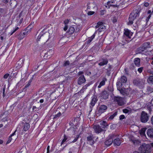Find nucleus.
Masks as SVG:
<instances>
[{"instance_id": "obj_5", "label": "nucleus", "mask_w": 153, "mask_h": 153, "mask_svg": "<svg viewBox=\"0 0 153 153\" xmlns=\"http://www.w3.org/2000/svg\"><path fill=\"white\" fill-rule=\"evenodd\" d=\"M107 106L104 105H101L100 106L97 111L96 112V114L99 116L102 113L106 111L107 109Z\"/></svg>"}, {"instance_id": "obj_62", "label": "nucleus", "mask_w": 153, "mask_h": 153, "mask_svg": "<svg viewBox=\"0 0 153 153\" xmlns=\"http://www.w3.org/2000/svg\"><path fill=\"white\" fill-rule=\"evenodd\" d=\"M49 149H50V146H47V153H49Z\"/></svg>"}, {"instance_id": "obj_43", "label": "nucleus", "mask_w": 153, "mask_h": 153, "mask_svg": "<svg viewBox=\"0 0 153 153\" xmlns=\"http://www.w3.org/2000/svg\"><path fill=\"white\" fill-rule=\"evenodd\" d=\"M114 0H111V1H109L107 2V5L109 6L110 5H111L112 4H113L114 3Z\"/></svg>"}, {"instance_id": "obj_33", "label": "nucleus", "mask_w": 153, "mask_h": 153, "mask_svg": "<svg viewBox=\"0 0 153 153\" xmlns=\"http://www.w3.org/2000/svg\"><path fill=\"white\" fill-rule=\"evenodd\" d=\"M153 92V88H152L150 86H148L147 87L146 92L148 94L151 93Z\"/></svg>"}, {"instance_id": "obj_14", "label": "nucleus", "mask_w": 153, "mask_h": 153, "mask_svg": "<svg viewBox=\"0 0 153 153\" xmlns=\"http://www.w3.org/2000/svg\"><path fill=\"white\" fill-rule=\"evenodd\" d=\"M99 126L104 131H105V128L108 126V124L105 121H103L101 122Z\"/></svg>"}, {"instance_id": "obj_19", "label": "nucleus", "mask_w": 153, "mask_h": 153, "mask_svg": "<svg viewBox=\"0 0 153 153\" xmlns=\"http://www.w3.org/2000/svg\"><path fill=\"white\" fill-rule=\"evenodd\" d=\"M113 142L114 145L117 146H120L121 143L120 139L117 137L114 140H113Z\"/></svg>"}, {"instance_id": "obj_58", "label": "nucleus", "mask_w": 153, "mask_h": 153, "mask_svg": "<svg viewBox=\"0 0 153 153\" xmlns=\"http://www.w3.org/2000/svg\"><path fill=\"white\" fill-rule=\"evenodd\" d=\"M150 122L151 124L153 126V115L151 117Z\"/></svg>"}, {"instance_id": "obj_12", "label": "nucleus", "mask_w": 153, "mask_h": 153, "mask_svg": "<svg viewBox=\"0 0 153 153\" xmlns=\"http://www.w3.org/2000/svg\"><path fill=\"white\" fill-rule=\"evenodd\" d=\"M86 82V79L84 75L80 76L77 80L78 84L81 85Z\"/></svg>"}, {"instance_id": "obj_59", "label": "nucleus", "mask_w": 153, "mask_h": 153, "mask_svg": "<svg viewBox=\"0 0 153 153\" xmlns=\"http://www.w3.org/2000/svg\"><path fill=\"white\" fill-rule=\"evenodd\" d=\"M106 70H107V72H106V74H107L108 75H109V74H110V71H111V70H109L108 69H106Z\"/></svg>"}, {"instance_id": "obj_6", "label": "nucleus", "mask_w": 153, "mask_h": 153, "mask_svg": "<svg viewBox=\"0 0 153 153\" xmlns=\"http://www.w3.org/2000/svg\"><path fill=\"white\" fill-rule=\"evenodd\" d=\"M149 119V116L147 113L144 111H142L141 112L140 117V121L143 123L147 122Z\"/></svg>"}, {"instance_id": "obj_56", "label": "nucleus", "mask_w": 153, "mask_h": 153, "mask_svg": "<svg viewBox=\"0 0 153 153\" xmlns=\"http://www.w3.org/2000/svg\"><path fill=\"white\" fill-rule=\"evenodd\" d=\"M117 22V19L116 17H114L113 19V23H115Z\"/></svg>"}, {"instance_id": "obj_44", "label": "nucleus", "mask_w": 153, "mask_h": 153, "mask_svg": "<svg viewBox=\"0 0 153 153\" xmlns=\"http://www.w3.org/2000/svg\"><path fill=\"white\" fill-rule=\"evenodd\" d=\"M79 137V135H77L76 137L75 138L74 140L71 142V143H74L76 142L78 139Z\"/></svg>"}, {"instance_id": "obj_26", "label": "nucleus", "mask_w": 153, "mask_h": 153, "mask_svg": "<svg viewBox=\"0 0 153 153\" xmlns=\"http://www.w3.org/2000/svg\"><path fill=\"white\" fill-rule=\"evenodd\" d=\"M31 27V25H30L27 27L25 31L22 33L25 36V35H26L27 34L28 30H30L32 28Z\"/></svg>"}, {"instance_id": "obj_25", "label": "nucleus", "mask_w": 153, "mask_h": 153, "mask_svg": "<svg viewBox=\"0 0 153 153\" xmlns=\"http://www.w3.org/2000/svg\"><path fill=\"white\" fill-rule=\"evenodd\" d=\"M147 81L148 83L153 85V76H149L147 79Z\"/></svg>"}, {"instance_id": "obj_17", "label": "nucleus", "mask_w": 153, "mask_h": 153, "mask_svg": "<svg viewBox=\"0 0 153 153\" xmlns=\"http://www.w3.org/2000/svg\"><path fill=\"white\" fill-rule=\"evenodd\" d=\"M124 34L128 38L130 39L131 38V37L132 36L133 33L130 32L129 30L127 29L125 30Z\"/></svg>"}, {"instance_id": "obj_64", "label": "nucleus", "mask_w": 153, "mask_h": 153, "mask_svg": "<svg viewBox=\"0 0 153 153\" xmlns=\"http://www.w3.org/2000/svg\"><path fill=\"white\" fill-rule=\"evenodd\" d=\"M72 78V77H70V76H68L66 77V79L67 80H69L70 79H71Z\"/></svg>"}, {"instance_id": "obj_34", "label": "nucleus", "mask_w": 153, "mask_h": 153, "mask_svg": "<svg viewBox=\"0 0 153 153\" xmlns=\"http://www.w3.org/2000/svg\"><path fill=\"white\" fill-rule=\"evenodd\" d=\"M68 139V137L65 134H64V138L61 143V146H62L64 143L66 141V140Z\"/></svg>"}, {"instance_id": "obj_18", "label": "nucleus", "mask_w": 153, "mask_h": 153, "mask_svg": "<svg viewBox=\"0 0 153 153\" xmlns=\"http://www.w3.org/2000/svg\"><path fill=\"white\" fill-rule=\"evenodd\" d=\"M147 134L149 137L153 138V128L149 129L147 130Z\"/></svg>"}, {"instance_id": "obj_47", "label": "nucleus", "mask_w": 153, "mask_h": 153, "mask_svg": "<svg viewBox=\"0 0 153 153\" xmlns=\"http://www.w3.org/2000/svg\"><path fill=\"white\" fill-rule=\"evenodd\" d=\"M77 118L76 117H74L72 120L71 123L74 124V123L76 122H77Z\"/></svg>"}, {"instance_id": "obj_42", "label": "nucleus", "mask_w": 153, "mask_h": 153, "mask_svg": "<svg viewBox=\"0 0 153 153\" xmlns=\"http://www.w3.org/2000/svg\"><path fill=\"white\" fill-rule=\"evenodd\" d=\"M143 67H141L140 68H139L137 69V71H138V72L140 73H141L143 71Z\"/></svg>"}, {"instance_id": "obj_38", "label": "nucleus", "mask_w": 153, "mask_h": 153, "mask_svg": "<svg viewBox=\"0 0 153 153\" xmlns=\"http://www.w3.org/2000/svg\"><path fill=\"white\" fill-rule=\"evenodd\" d=\"M108 91L111 92H112L114 91L113 86L111 85L109 86L108 87Z\"/></svg>"}, {"instance_id": "obj_8", "label": "nucleus", "mask_w": 153, "mask_h": 153, "mask_svg": "<svg viewBox=\"0 0 153 153\" xmlns=\"http://www.w3.org/2000/svg\"><path fill=\"white\" fill-rule=\"evenodd\" d=\"M98 61V65L102 66L107 65L108 62V60L106 58H102L100 59Z\"/></svg>"}, {"instance_id": "obj_7", "label": "nucleus", "mask_w": 153, "mask_h": 153, "mask_svg": "<svg viewBox=\"0 0 153 153\" xmlns=\"http://www.w3.org/2000/svg\"><path fill=\"white\" fill-rule=\"evenodd\" d=\"M124 99L123 97H115L114 98V100L115 102H117L119 105L122 106L124 104Z\"/></svg>"}, {"instance_id": "obj_11", "label": "nucleus", "mask_w": 153, "mask_h": 153, "mask_svg": "<svg viewBox=\"0 0 153 153\" xmlns=\"http://www.w3.org/2000/svg\"><path fill=\"white\" fill-rule=\"evenodd\" d=\"M136 52L137 53L145 54H146L147 51H146V50L141 46L137 49Z\"/></svg>"}, {"instance_id": "obj_51", "label": "nucleus", "mask_w": 153, "mask_h": 153, "mask_svg": "<svg viewBox=\"0 0 153 153\" xmlns=\"http://www.w3.org/2000/svg\"><path fill=\"white\" fill-rule=\"evenodd\" d=\"M83 74H84V72L83 71H80L78 73L77 75L78 76H80L83 75Z\"/></svg>"}, {"instance_id": "obj_20", "label": "nucleus", "mask_w": 153, "mask_h": 153, "mask_svg": "<svg viewBox=\"0 0 153 153\" xmlns=\"http://www.w3.org/2000/svg\"><path fill=\"white\" fill-rule=\"evenodd\" d=\"M87 140L88 141V143L91 145H92L94 143V141L93 140V138L91 136L87 137Z\"/></svg>"}, {"instance_id": "obj_52", "label": "nucleus", "mask_w": 153, "mask_h": 153, "mask_svg": "<svg viewBox=\"0 0 153 153\" xmlns=\"http://www.w3.org/2000/svg\"><path fill=\"white\" fill-rule=\"evenodd\" d=\"M70 64V62L69 61H66L64 63V65L65 66L69 65Z\"/></svg>"}, {"instance_id": "obj_32", "label": "nucleus", "mask_w": 153, "mask_h": 153, "mask_svg": "<svg viewBox=\"0 0 153 153\" xmlns=\"http://www.w3.org/2000/svg\"><path fill=\"white\" fill-rule=\"evenodd\" d=\"M120 80L123 83H125L126 82L127 80L126 76H122L120 79Z\"/></svg>"}, {"instance_id": "obj_16", "label": "nucleus", "mask_w": 153, "mask_h": 153, "mask_svg": "<svg viewBox=\"0 0 153 153\" xmlns=\"http://www.w3.org/2000/svg\"><path fill=\"white\" fill-rule=\"evenodd\" d=\"M107 79L105 77H103L102 81L100 82L99 85L98 86V88H100L103 86L105 85V82L107 81Z\"/></svg>"}, {"instance_id": "obj_63", "label": "nucleus", "mask_w": 153, "mask_h": 153, "mask_svg": "<svg viewBox=\"0 0 153 153\" xmlns=\"http://www.w3.org/2000/svg\"><path fill=\"white\" fill-rule=\"evenodd\" d=\"M5 90V88H3V89L2 91H3V96L4 97V95H5V94H4Z\"/></svg>"}, {"instance_id": "obj_13", "label": "nucleus", "mask_w": 153, "mask_h": 153, "mask_svg": "<svg viewBox=\"0 0 153 153\" xmlns=\"http://www.w3.org/2000/svg\"><path fill=\"white\" fill-rule=\"evenodd\" d=\"M46 29H45V28H44L42 30V31L40 33L39 35L38 36L37 38V41H39V39H40L41 37L42 36H44L45 35H46L47 36H48L49 35V33H47L46 34V33L47 32V31H45L46 30Z\"/></svg>"}, {"instance_id": "obj_27", "label": "nucleus", "mask_w": 153, "mask_h": 153, "mask_svg": "<svg viewBox=\"0 0 153 153\" xmlns=\"http://www.w3.org/2000/svg\"><path fill=\"white\" fill-rule=\"evenodd\" d=\"M142 46L147 51V48L150 47V43L149 42H145L144 43Z\"/></svg>"}, {"instance_id": "obj_49", "label": "nucleus", "mask_w": 153, "mask_h": 153, "mask_svg": "<svg viewBox=\"0 0 153 153\" xmlns=\"http://www.w3.org/2000/svg\"><path fill=\"white\" fill-rule=\"evenodd\" d=\"M122 83H123L121 81H119L117 82L116 84L117 86H122Z\"/></svg>"}, {"instance_id": "obj_45", "label": "nucleus", "mask_w": 153, "mask_h": 153, "mask_svg": "<svg viewBox=\"0 0 153 153\" xmlns=\"http://www.w3.org/2000/svg\"><path fill=\"white\" fill-rule=\"evenodd\" d=\"M19 28L18 27H17L16 28L13 30L12 31H11V33L10 34V35H12L14 32H15L17 30H18L19 29Z\"/></svg>"}, {"instance_id": "obj_9", "label": "nucleus", "mask_w": 153, "mask_h": 153, "mask_svg": "<svg viewBox=\"0 0 153 153\" xmlns=\"http://www.w3.org/2000/svg\"><path fill=\"white\" fill-rule=\"evenodd\" d=\"M93 129L94 132L96 133L99 134L104 131L99 126V125H94L93 127Z\"/></svg>"}, {"instance_id": "obj_28", "label": "nucleus", "mask_w": 153, "mask_h": 153, "mask_svg": "<svg viewBox=\"0 0 153 153\" xmlns=\"http://www.w3.org/2000/svg\"><path fill=\"white\" fill-rule=\"evenodd\" d=\"M123 113L126 114H130L131 113V109L127 107V108H125L123 110Z\"/></svg>"}, {"instance_id": "obj_48", "label": "nucleus", "mask_w": 153, "mask_h": 153, "mask_svg": "<svg viewBox=\"0 0 153 153\" xmlns=\"http://www.w3.org/2000/svg\"><path fill=\"white\" fill-rule=\"evenodd\" d=\"M94 13L95 12L94 11H90L88 12V15L91 16L94 14Z\"/></svg>"}, {"instance_id": "obj_2", "label": "nucleus", "mask_w": 153, "mask_h": 153, "mask_svg": "<svg viewBox=\"0 0 153 153\" xmlns=\"http://www.w3.org/2000/svg\"><path fill=\"white\" fill-rule=\"evenodd\" d=\"M151 146L149 144L143 143L139 147V150L140 153H150Z\"/></svg>"}, {"instance_id": "obj_15", "label": "nucleus", "mask_w": 153, "mask_h": 153, "mask_svg": "<svg viewBox=\"0 0 153 153\" xmlns=\"http://www.w3.org/2000/svg\"><path fill=\"white\" fill-rule=\"evenodd\" d=\"M109 94L107 91H104L101 93V97L104 100H107L108 98Z\"/></svg>"}, {"instance_id": "obj_39", "label": "nucleus", "mask_w": 153, "mask_h": 153, "mask_svg": "<svg viewBox=\"0 0 153 153\" xmlns=\"http://www.w3.org/2000/svg\"><path fill=\"white\" fill-rule=\"evenodd\" d=\"M61 112H59L57 114H56L55 115L54 117H53V119H56L58 118L61 116Z\"/></svg>"}, {"instance_id": "obj_21", "label": "nucleus", "mask_w": 153, "mask_h": 153, "mask_svg": "<svg viewBox=\"0 0 153 153\" xmlns=\"http://www.w3.org/2000/svg\"><path fill=\"white\" fill-rule=\"evenodd\" d=\"M113 142V139L112 138H110L107 139L105 142V144L107 146H109L111 145Z\"/></svg>"}, {"instance_id": "obj_46", "label": "nucleus", "mask_w": 153, "mask_h": 153, "mask_svg": "<svg viewBox=\"0 0 153 153\" xmlns=\"http://www.w3.org/2000/svg\"><path fill=\"white\" fill-rule=\"evenodd\" d=\"M125 116L124 115H121L119 117L120 120H122L123 119H125Z\"/></svg>"}, {"instance_id": "obj_36", "label": "nucleus", "mask_w": 153, "mask_h": 153, "mask_svg": "<svg viewBox=\"0 0 153 153\" xmlns=\"http://www.w3.org/2000/svg\"><path fill=\"white\" fill-rule=\"evenodd\" d=\"M117 115V112H115L113 114L110 116L109 118V119L110 120H112L114 117Z\"/></svg>"}, {"instance_id": "obj_22", "label": "nucleus", "mask_w": 153, "mask_h": 153, "mask_svg": "<svg viewBox=\"0 0 153 153\" xmlns=\"http://www.w3.org/2000/svg\"><path fill=\"white\" fill-rule=\"evenodd\" d=\"M134 62L136 66L139 67L140 66V59L139 58H135L134 60Z\"/></svg>"}, {"instance_id": "obj_4", "label": "nucleus", "mask_w": 153, "mask_h": 153, "mask_svg": "<svg viewBox=\"0 0 153 153\" xmlns=\"http://www.w3.org/2000/svg\"><path fill=\"white\" fill-rule=\"evenodd\" d=\"M80 26H71L69 27L67 33L69 35H71L74 33H77L79 32L80 30Z\"/></svg>"}, {"instance_id": "obj_55", "label": "nucleus", "mask_w": 153, "mask_h": 153, "mask_svg": "<svg viewBox=\"0 0 153 153\" xmlns=\"http://www.w3.org/2000/svg\"><path fill=\"white\" fill-rule=\"evenodd\" d=\"M9 74H7L4 75V79H7L9 76Z\"/></svg>"}, {"instance_id": "obj_61", "label": "nucleus", "mask_w": 153, "mask_h": 153, "mask_svg": "<svg viewBox=\"0 0 153 153\" xmlns=\"http://www.w3.org/2000/svg\"><path fill=\"white\" fill-rule=\"evenodd\" d=\"M68 28V27L67 25H65L64 27V30L65 31H66Z\"/></svg>"}, {"instance_id": "obj_35", "label": "nucleus", "mask_w": 153, "mask_h": 153, "mask_svg": "<svg viewBox=\"0 0 153 153\" xmlns=\"http://www.w3.org/2000/svg\"><path fill=\"white\" fill-rule=\"evenodd\" d=\"M25 37L24 35L22 32H21L19 35L18 39L19 40H21L23 39Z\"/></svg>"}, {"instance_id": "obj_40", "label": "nucleus", "mask_w": 153, "mask_h": 153, "mask_svg": "<svg viewBox=\"0 0 153 153\" xmlns=\"http://www.w3.org/2000/svg\"><path fill=\"white\" fill-rule=\"evenodd\" d=\"M146 128H142L140 131V134L142 135H144L145 134V131L146 130Z\"/></svg>"}, {"instance_id": "obj_31", "label": "nucleus", "mask_w": 153, "mask_h": 153, "mask_svg": "<svg viewBox=\"0 0 153 153\" xmlns=\"http://www.w3.org/2000/svg\"><path fill=\"white\" fill-rule=\"evenodd\" d=\"M105 29V27L104 25H102L100 26L99 28L97 30V32L99 31V32H101L102 31H104Z\"/></svg>"}, {"instance_id": "obj_10", "label": "nucleus", "mask_w": 153, "mask_h": 153, "mask_svg": "<svg viewBox=\"0 0 153 153\" xmlns=\"http://www.w3.org/2000/svg\"><path fill=\"white\" fill-rule=\"evenodd\" d=\"M92 98L90 103V112L92 111L93 107L95 105V103L97 101V97L96 96H94L93 97H92Z\"/></svg>"}, {"instance_id": "obj_41", "label": "nucleus", "mask_w": 153, "mask_h": 153, "mask_svg": "<svg viewBox=\"0 0 153 153\" xmlns=\"http://www.w3.org/2000/svg\"><path fill=\"white\" fill-rule=\"evenodd\" d=\"M32 81V79H31L30 80H29V81L28 82V83L25 86V88H27L29 87L30 85V84Z\"/></svg>"}, {"instance_id": "obj_1", "label": "nucleus", "mask_w": 153, "mask_h": 153, "mask_svg": "<svg viewBox=\"0 0 153 153\" xmlns=\"http://www.w3.org/2000/svg\"><path fill=\"white\" fill-rule=\"evenodd\" d=\"M141 7H138L137 9L133 10L129 15L128 20V25H131L133 23V21L137 18L139 16L140 13L141 12Z\"/></svg>"}, {"instance_id": "obj_60", "label": "nucleus", "mask_w": 153, "mask_h": 153, "mask_svg": "<svg viewBox=\"0 0 153 153\" xmlns=\"http://www.w3.org/2000/svg\"><path fill=\"white\" fill-rule=\"evenodd\" d=\"M149 5V4L148 2H145L144 3V5L145 7H148Z\"/></svg>"}, {"instance_id": "obj_54", "label": "nucleus", "mask_w": 153, "mask_h": 153, "mask_svg": "<svg viewBox=\"0 0 153 153\" xmlns=\"http://www.w3.org/2000/svg\"><path fill=\"white\" fill-rule=\"evenodd\" d=\"M98 25H99L100 27L101 26H102V25L103 24V23L101 22H98L97 24Z\"/></svg>"}, {"instance_id": "obj_30", "label": "nucleus", "mask_w": 153, "mask_h": 153, "mask_svg": "<svg viewBox=\"0 0 153 153\" xmlns=\"http://www.w3.org/2000/svg\"><path fill=\"white\" fill-rule=\"evenodd\" d=\"M17 128H17V129L12 134H11V135L9 137V139L7 142V143H9L12 140L11 137L15 134V133L17 130Z\"/></svg>"}, {"instance_id": "obj_3", "label": "nucleus", "mask_w": 153, "mask_h": 153, "mask_svg": "<svg viewBox=\"0 0 153 153\" xmlns=\"http://www.w3.org/2000/svg\"><path fill=\"white\" fill-rule=\"evenodd\" d=\"M145 80L144 79L136 78L133 81L134 84L140 88H143L145 84Z\"/></svg>"}, {"instance_id": "obj_29", "label": "nucleus", "mask_w": 153, "mask_h": 153, "mask_svg": "<svg viewBox=\"0 0 153 153\" xmlns=\"http://www.w3.org/2000/svg\"><path fill=\"white\" fill-rule=\"evenodd\" d=\"M97 33V31H96L94 34L90 37L88 40L87 41V43H90L92 41V40L94 38L96 34Z\"/></svg>"}, {"instance_id": "obj_53", "label": "nucleus", "mask_w": 153, "mask_h": 153, "mask_svg": "<svg viewBox=\"0 0 153 153\" xmlns=\"http://www.w3.org/2000/svg\"><path fill=\"white\" fill-rule=\"evenodd\" d=\"M105 11L104 10H102L100 11V14L101 15H103L105 13Z\"/></svg>"}, {"instance_id": "obj_57", "label": "nucleus", "mask_w": 153, "mask_h": 153, "mask_svg": "<svg viewBox=\"0 0 153 153\" xmlns=\"http://www.w3.org/2000/svg\"><path fill=\"white\" fill-rule=\"evenodd\" d=\"M108 6L109 7L108 8H109L110 6H112V7H117V5L113 4H111V5H110L109 6Z\"/></svg>"}, {"instance_id": "obj_50", "label": "nucleus", "mask_w": 153, "mask_h": 153, "mask_svg": "<svg viewBox=\"0 0 153 153\" xmlns=\"http://www.w3.org/2000/svg\"><path fill=\"white\" fill-rule=\"evenodd\" d=\"M120 91V93L123 95H124L125 94V92L122 89H120V90H119Z\"/></svg>"}, {"instance_id": "obj_24", "label": "nucleus", "mask_w": 153, "mask_h": 153, "mask_svg": "<svg viewBox=\"0 0 153 153\" xmlns=\"http://www.w3.org/2000/svg\"><path fill=\"white\" fill-rule=\"evenodd\" d=\"M24 128L23 131H26L29 129L30 128V124L27 123H25L24 124Z\"/></svg>"}, {"instance_id": "obj_23", "label": "nucleus", "mask_w": 153, "mask_h": 153, "mask_svg": "<svg viewBox=\"0 0 153 153\" xmlns=\"http://www.w3.org/2000/svg\"><path fill=\"white\" fill-rule=\"evenodd\" d=\"M129 140L131 141L134 145H136L139 143V141L135 140L134 137L133 136H130L129 137Z\"/></svg>"}, {"instance_id": "obj_37", "label": "nucleus", "mask_w": 153, "mask_h": 153, "mask_svg": "<svg viewBox=\"0 0 153 153\" xmlns=\"http://www.w3.org/2000/svg\"><path fill=\"white\" fill-rule=\"evenodd\" d=\"M91 84V82H89L87 84L85 85H84L82 89H86Z\"/></svg>"}]
</instances>
